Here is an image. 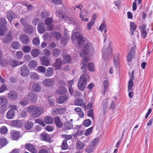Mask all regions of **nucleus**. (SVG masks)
<instances>
[{"instance_id": "c756f323", "label": "nucleus", "mask_w": 153, "mask_h": 153, "mask_svg": "<svg viewBox=\"0 0 153 153\" xmlns=\"http://www.w3.org/2000/svg\"><path fill=\"white\" fill-rule=\"evenodd\" d=\"M62 63V61L60 59H56L55 63H54V66L56 69H59L61 67Z\"/></svg>"}, {"instance_id": "6e6d98bb", "label": "nucleus", "mask_w": 153, "mask_h": 153, "mask_svg": "<svg viewBox=\"0 0 153 153\" xmlns=\"http://www.w3.org/2000/svg\"><path fill=\"white\" fill-rule=\"evenodd\" d=\"M94 147L91 145L88 146L85 149L86 152L88 153L92 152L94 150Z\"/></svg>"}, {"instance_id": "20e7f679", "label": "nucleus", "mask_w": 153, "mask_h": 153, "mask_svg": "<svg viewBox=\"0 0 153 153\" xmlns=\"http://www.w3.org/2000/svg\"><path fill=\"white\" fill-rule=\"evenodd\" d=\"M102 58L105 60L111 57L112 56V50L111 48L109 47L106 49L105 47L102 48Z\"/></svg>"}, {"instance_id": "bb28decb", "label": "nucleus", "mask_w": 153, "mask_h": 153, "mask_svg": "<svg viewBox=\"0 0 153 153\" xmlns=\"http://www.w3.org/2000/svg\"><path fill=\"white\" fill-rule=\"evenodd\" d=\"M38 31L39 33H43L44 32L45 27L43 23H39L38 25Z\"/></svg>"}, {"instance_id": "7ed1b4c3", "label": "nucleus", "mask_w": 153, "mask_h": 153, "mask_svg": "<svg viewBox=\"0 0 153 153\" xmlns=\"http://www.w3.org/2000/svg\"><path fill=\"white\" fill-rule=\"evenodd\" d=\"M89 78L87 74H84L81 76L78 84V87L79 90L83 91L85 89Z\"/></svg>"}, {"instance_id": "58836bf2", "label": "nucleus", "mask_w": 153, "mask_h": 153, "mask_svg": "<svg viewBox=\"0 0 153 153\" xmlns=\"http://www.w3.org/2000/svg\"><path fill=\"white\" fill-rule=\"evenodd\" d=\"M56 16L60 18L63 19H65V17L63 15V12L62 9H60L59 10H57L56 12Z\"/></svg>"}, {"instance_id": "423d86ee", "label": "nucleus", "mask_w": 153, "mask_h": 153, "mask_svg": "<svg viewBox=\"0 0 153 153\" xmlns=\"http://www.w3.org/2000/svg\"><path fill=\"white\" fill-rule=\"evenodd\" d=\"M66 111L65 108H55L52 109V113L53 115H59L64 114Z\"/></svg>"}, {"instance_id": "f03ea898", "label": "nucleus", "mask_w": 153, "mask_h": 153, "mask_svg": "<svg viewBox=\"0 0 153 153\" xmlns=\"http://www.w3.org/2000/svg\"><path fill=\"white\" fill-rule=\"evenodd\" d=\"M27 111L29 113H32V117L36 118L39 117L44 112V108L36 105L28 106L27 108Z\"/></svg>"}, {"instance_id": "4468645a", "label": "nucleus", "mask_w": 153, "mask_h": 153, "mask_svg": "<svg viewBox=\"0 0 153 153\" xmlns=\"http://www.w3.org/2000/svg\"><path fill=\"white\" fill-rule=\"evenodd\" d=\"M25 148L32 153H36V150L34 146L29 143L25 145Z\"/></svg>"}, {"instance_id": "dca6fc26", "label": "nucleus", "mask_w": 153, "mask_h": 153, "mask_svg": "<svg viewBox=\"0 0 153 153\" xmlns=\"http://www.w3.org/2000/svg\"><path fill=\"white\" fill-rule=\"evenodd\" d=\"M42 65L45 66L49 65L50 63V61L48 58L45 56L41 57L40 58Z\"/></svg>"}, {"instance_id": "7c9ffc66", "label": "nucleus", "mask_w": 153, "mask_h": 153, "mask_svg": "<svg viewBox=\"0 0 153 153\" xmlns=\"http://www.w3.org/2000/svg\"><path fill=\"white\" fill-rule=\"evenodd\" d=\"M24 30L26 33L30 34L33 31V28L31 25H28L25 27Z\"/></svg>"}, {"instance_id": "c03bdc74", "label": "nucleus", "mask_w": 153, "mask_h": 153, "mask_svg": "<svg viewBox=\"0 0 153 153\" xmlns=\"http://www.w3.org/2000/svg\"><path fill=\"white\" fill-rule=\"evenodd\" d=\"M39 51L37 49H33L31 52V54L33 57H37L40 54Z\"/></svg>"}, {"instance_id": "9b49d317", "label": "nucleus", "mask_w": 153, "mask_h": 153, "mask_svg": "<svg viewBox=\"0 0 153 153\" xmlns=\"http://www.w3.org/2000/svg\"><path fill=\"white\" fill-rule=\"evenodd\" d=\"M7 17L11 23L12 20L17 17L15 14L11 10L7 11L6 13Z\"/></svg>"}, {"instance_id": "a19ab883", "label": "nucleus", "mask_w": 153, "mask_h": 153, "mask_svg": "<svg viewBox=\"0 0 153 153\" xmlns=\"http://www.w3.org/2000/svg\"><path fill=\"white\" fill-rule=\"evenodd\" d=\"M67 91V89L64 86H60L57 91L58 94H62L65 93Z\"/></svg>"}, {"instance_id": "aec40b11", "label": "nucleus", "mask_w": 153, "mask_h": 153, "mask_svg": "<svg viewBox=\"0 0 153 153\" xmlns=\"http://www.w3.org/2000/svg\"><path fill=\"white\" fill-rule=\"evenodd\" d=\"M88 16V13L85 11H83L82 12H81L79 14L80 17L81 18L82 21L88 22V19L87 17Z\"/></svg>"}, {"instance_id": "2f4dec72", "label": "nucleus", "mask_w": 153, "mask_h": 153, "mask_svg": "<svg viewBox=\"0 0 153 153\" xmlns=\"http://www.w3.org/2000/svg\"><path fill=\"white\" fill-rule=\"evenodd\" d=\"M53 69L51 67L48 68L46 70V72H45V75L46 77H50L53 74Z\"/></svg>"}, {"instance_id": "8fccbe9b", "label": "nucleus", "mask_w": 153, "mask_h": 153, "mask_svg": "<svg viewBox=\"0 0 153 153\" xmlns=\"http://www.w3.org/2000/svg\"><path fill=\"white\" fill-rule=\"evenodd\" d=\"M99 29L100 30L101 32H102L104 30V33L106 34L107 30V27H106V24L104 23H102L100 25Z\"/></svg>"}, {"instance_id": "39448f33", "label": "nucleus", "mask_w": 153, "mask_h": 153, "mask_svg": "<svg viewBox=\"0 0 153 153\" xmlns=\"http://www.w3.org/2000/svg\"><path fill=\"white\" fill-rule=\"evenodd\" d=\"M19 73L22 76L26 77L30 74V71L26 65H23L20 68Z\"/></svg>"}, {"instance_id": "a878e982", "label": "nucleus", "mask_w": 153, "mask_h": 153, "mask_svg": "<svg viewBox=\"0 0 153 153\" xmlns=\"http://www.w3.org/2000/svg\"><path fill=\"white\" fill-rule=\"evenodd\" d=\"M109 99H107L104 100L102 103V107L104 113H105L107 110V106L110 101Z\"/></svg>"}, {"instance_id": "37998d69", "label": "nucleus", "mask_w": 153, "mask_h": 153, "mask_svg": "<svg viewBox=\"0 0 153 153\" xmlns=\"http://www.w3.org/2000/svg\"><path fill=\"white\" fill-rule=\"evenodd\" d=\"M21 46L20 44L18 42H14L11 44V46L13 49L15 50H17L19 49Z\"/></svg>"}, {"instance_id": "f704fd0d", "label": "nucleus", "mask_w": 153, "mask_h": 153, "mask_svg": "<svg viewBox=\"0 0 153 153\" xmlns=\"http://www.w3.org/2000/svg\"><path fill=\"white\" fill-rule=\"evenodd\" d=\"M51 37H54L57 39H59L61 38L62 35L59 32L56 31L51 33Z\"/></svg>"}, {"instance_id": "79ce46f5", "label": "nucleus", "mask_w": 153, "mask_h": 153, "mask_svg": "<svg viewBox=\"0 0 153 153\" xmlns=\"http://www.w3.org/2000/svg\"><path fill=\"white\" fill-rule=\"evenodd\" d=\"M30 77L33 80H37L39 79V75L36 72H32L30 74Z\"/></svg>"}, {"instance_id": "864d4df0", "label": "nucleus", "mask_w": 153, "mask_h": 153, "mask_svg": "<svg viewBox=\"0 0 153 153\" xmlns=\"http://www.w3.org/2000/svg\"><path fill=\"white\" fill-rule=\"evenodd\" d=\"M8 143L7 140L5 138H0V145L2 147L6 145Z\"/></svg>"}, {"instance_id": "e433bc0d", "label": "nucleus", "mask_w": 153, "mask_h": 153, "mask_svg": "<svg viewBox=\"0 0 153 153\" xmlns=\"http://www.w3.org/2000/svg\"><path fill=\"white\" fill-rule=\"evenodd\" d=\"M49 16L48 12L46 10H43L41 12L40 16L42 19H45L48 18Z\"/></svg>"}, {"instance_id": "603ef678", "label": "nucleus", "mask_w": 153, "mask_h": 153, "mask_svg": "<svg viewBox=\"0 0 153 153\" xmlns=\"http://www.w3.org/2000/svg\"><path fill=\"white\" fill-rule=\"evenodd\" d=\"M60 51L57 48L53 49L52 51L53 56L55 57L58 56L60 55Z\"/></svg>"}, {"instance_id": "c85d7f7f", "label": "nucleus", "mask_w": 153, "mask_h": 153, "mask_svg": "<svg viewBox=\"0 0 153 153\" xmlns=\"http://www.w3.org/2000/svg\"><path fill=\"white\" fill-rule=\"evenodd\" d=\"M109 85V82L108 80H105L102 82L103 91L102 94L103 95L105 94V93L107 90Z\"/></svg>"}, {"instance_id": "6ab92c4d", "label": "nucleus", "mask_w": 153, "mask_h": 153, "mask_svg": "<svg viewBox=\"0 0 153 153\" xmlns=\"http://www.w3.org/2000/svg\"><path fill=\"white\" fill-rule=\"evenodd\" d=\"M40 138L41 140L47 141H49L50 140L49 135L45 132L42 133L40 135Z\"/></svg>"}, {"instance_id": "a18cd8bd", "label": "nucleus", "mask_w": 153, "mask_h": 153, "mask_svg": "<svg viewBox=\"0 0 153 153\" xmlns=\"http://www.w3.org/2000/svg\"><path fill=\"white\" fill-rule=\"evenodd\" d=\"M33 126V123L31 121H28L25 123V126L27 130H30Z\"/></svg>"}, {"instance_id": "ea45409f", "label": "nucleus", "mask_w": 153, "mask_h": 153, "mask_svg": "<svg viewBox=\"0 0 153 153\" xmlns=\"http://www.w3.org/2000/svg\"><path fill=\"white\" fill-rule=\"evenodd\" d=\"M63 19L65 20H66L67 23L69 24L75 25L76 24V21L72 18H69L68 17H65V19Z\"/></svg>"}, {"instance_id": "49530a36", "label": "nucleus", "mask_w": 153, "mask_h": 153, "mask_svg": "<svg viewBox=\"0 0 153 153\" xmlns=\"http://www.w3.org/2000/svg\"><path fill=\"white\" fill-rule=\"evenodd\" d=\"M45 121L47 124H51L53 123V120L50 116H46L44 119Z\"/></svg>"}, {"instance_id": "b1692460", "label": "nucleus", "mask_w": 153, "mask_h": 153, "mask_svg": "<svg viewBox=\"0 0 153 153\" xmlns=\"http://www.w3.org/2000/svg\"><path fill=\"white\" fill-rule=\"evenodd\" d=\"M69 39V36L68 34H64V37L61 40V43L62 45H66Z\"/></svg>"}, {"instance_id": "69168bd1", "label": "nucleus", "mask_w": 153, "mask_h": 153, "mask_svg": "<svg viewBox=\"0 0 153 153\" xmlns=\"http://www.w3.org/2000/svg\"><path fill=\"white\" fill-rule=\"evenodd\" d=\"M23 51L25 53L29 52L31 50L30 47L27 45H26L24 46L22 48Z\"/></svg>"}, {"instance_id": "f8f14e48", "label": "nucleus", "mask_w": 153, "mask_h": 153, "mask_svg": "<svg viewBox=\"0 0 153 153\" xmlns=\"http://www.w3.org/2000/svg\"><path fill=\"white\" fill-rule=\"evenodd\" d=\"M135 47H132L129 52L127 56V60L128 62H131L134 56Z\"/></svg>"}, {"instance_id": "4be33fe9", "label": "nucleus", "mask_w": 153, "mask_h": 153, "mask_svg": "<svg viewBox=\"0 0 153 153\" xmlns=\"http://www.w3.org/2000/svg\"><path fill=\"white\" fill-rule=\"evenodd\" d=\"M10 65L13 67H15L22 64L23 62L17 61L15 59H11L9 62Z\"/></svg>"}, {"instance_id": "bf43d9fd", "label": "nucleus", "mask_w": 153, "mask_h": 153, "mask_svg": "<svg viewBox=\"0 0 153 153\" xmlns=\"http://www.w3.org/2000/svg\"><path fill=\"white\" fill-rule=\"evenodd\" d=\"M53 22V19L52 17H49L45 21V24L47 25H50Z\"/></svg>"}, {"instance_id": "473e14b6", "label": "nucleus", "mask_w": 153, "mask_h": 153, "mask_svg": "<svg viewBox=\"0 0 153 153\" xmlns=\"http://www.w3.org/2000/svg\"><path fill=\"white\" fill-rule=\"evenodd\" d=\"M33 90L36 92H39L41 89L40 85L38 83H35L32 85Z\"/></svg>"}, {"instance_id": "2eb2a0df", "label": "nucleus", "mask_w": 153, "mask_h": 153, "mask_svg": "<svg viewBox=\"0 0 153 153\" xmlns=\"http://www.w3.org/2000/svg\"><path fill=\"white\" fill-rule=\"evenodd\" d=\"M21 42L24 45H27L29 42V39L27 35L25 34L21 35L20 38Z\"/></svg>"}, {"instance_id": "4c0bfd02", "label": "nucleus", "mask_w": 153, "mask_h": 153, "mask_svg": "<svg viewBox=\"0 0 153 153\" xmlns=\"http://www.w3.org/2000/svg\"><path fill=\"white\" fill-rule=\"evenodd\" d=\"M130 30L132 35H134V31L137 29V27L134 22H131L130 24Z\"/></svg>"}, {"instance_id": "5fc2aeb1", "label": "nucleus", "mask_w": 153, "mask_h": 153, "mask_svg": "<svg viewBox=\"0 0 153 153\" xmlns=\"http://www.w3.org/2000/svg\"><path fill=\"white\" fill-rule=\"evenodd\" d=\"M23 56V53L21 51H18L15 53V56L18 59H21L22 57Z\"/></svg>"}, {"instance_id": "3c124183", "label": "nucleus", "mask_w": 153, "mask_h": 153, "mask_svg": "<svg viewBox=\"0 0 153 153\" xmlns=\"http://www.w3.org/2000/svg\"><path fill=\"white\" fill-rule=\"evenodd\" d=\"M76 145L77 148L79 150L82 149L85 147L84 143L80 141H78L76 143Z\"/></svg>"}, {"instance_id": "338daca9", "label": "nucleus", "mask_w": 153, "mask_h": 153, "mask_svg": "<svg viewBox=\"0 0 153 153\" xmlns=\"http://www.w3.org/2000/svg\"><path fill=\"white\" fill-rule=\"evenodd\" d=\"M133 85V81L129 80L128 83V91L132 90V87Z\"/></svg>"}, {"instance_id": "c9c22d12", "label": "nucleus", "mask_w": 153, "mask_h": 153, "mask_svg": "<svg viewBox=\"0 0 153 153\" xmlns=\"http://www.w3.org/2000/svg\"><path fill=\"white\" fill-rule=\"evenodd\" d=\"M55 123L56 126L59 128H61L62 126V123L58 117H56L54 119Z\"/></svg>"}, {"instance_id": "cd10ccee", "label": "nucleus", "mask_w": 153, "mask_h": 153, "mask_svg": "<svg viewBox=\"0 0 153 153\" xmlns=\"http://www.w3.org/2000/svg\"><path fill=\"white\" fill-rule=\"evenodd\" d=\"M114 61L115 67L118 68L120 64L119 54L118 53H117L115 55L114 57Z\"/></svg>"}, {"instance_id": "5701e85b", "label": "nucleus", "mask_w": 153, "mask_h": 153, "mask_svg": "<svg viewBox=\"0 0 153 153\" xmlns=\"http://www.w3.org/2000/svg\"><path fill=\"white\" fill-rule=\"evenodd\" d=\"M74 103L76 105L83 106L85 109V110H86V106L85 104L84 101L83 99H78L74 102Z\"/></svg>"}, {"instance_id": "72a5a7b5", "label": "nucleus", "mask_w": 153, "mask_h": 153, "mask_svg": "<svg viewBox=\"0 0 153 153\" xmlns=\"http://www.w3.org/2000/svg\"><path fill=\"white\" fill-rule=\"evenodd\" d=\"M14 114V111L12 109H10L7 112V116L8 119H11L13 118Z\"/></svg>"}, {"instance_id": "393cba45", "label": "nucleus", "mask_w": 153, "mask_h": 153, "mask_svg": "<svg viewBox=\"0 0 153 153\" xmlns=\"http://www.w3.org/2000/svg\"><path fill=\"white\" fill-rule=\"evenodd\" d=\"M8 103L7 99L5 96H0V105H6Z\"/></svg>"}, {"instance_id": "9d476101", "label": "nucleus", "mask_w": 153, "mask_h": 153, "mask_svg": "<svg viewBox=\"0 0 153 153\" xmlns=\"http://www.w3.org/2000/svg\"><path fill=\"white\" fill-rule=\"evenodd\" d=\"M18 94L16 91H11L7 94L8 98L11 100H16L18 98Z\"/></svg>"}, {"instance_id": "412c9836", "label": "nucleus", "mask_w": 153, "mask_h": 153, "mask_svg": "<svg viewBox=\"0 0 153 153\" xmlns=\"http://www.w3.org/2000/svg\"><path fill=\"white\" fill-rule=\"evenodd\" d=\"M11 125L15 127L20 128L23 125V123L19 120H16L12 121L11 122Z\"/></svg>"}, {"instance_id": "f3484780", "label": "nucleus", "mask_w": 153, "mask_h": 153, "mask_svg": "<svg viewBox=\"0 0 153 153\" xmlns=\"http://www.w3.org/2000/svg\"><path fill=\"white\" fill-rule=\"evenodd\" d=\"M68 98V96L67 95L60 96L57 99V102L59 104H62L65 102Z\"/></svg>"}, {"instance_id": "09e8293b", "label": "nucleus", "mask_w": 153, "mask_h": 153, "mask_svg": "<svg viewBox=\"0 0 153 153\" xmlns=\"http://www.w3.org/2000/svg\"><path fill=\"white\" fill-rule=\"evenodd\" d=\"M28 65L30 68H35L37 67V64L36 61L32 60L29 62Z\"/></svg>"}, {"instance_id": "052dcab7", "label": "nucleus", "mask_w": 153, "mask_h": 153, "mask_svg": "<svg viewBox=\"0 0 153 153\" xmlns=\"http://www.w3.org/2000/svg\"><path fill=\"white\" fill-rule=\"evenodd\" d=\"M84 126L85 127H88L91 124V122L90 120L88 119L85 120L83 122Z\"/></svg>"}, {"instance_id": "e2e57ef3", "label": "nucleus", "mask_w": 153, "mask_h": 153, "mask_svg": "<svg viewBox=\"0 0 153 153\" xmlns=\"http://www.w3.org/2000/svg\"><path fill=\"white\" fill-rule=\"evenodd\" d=\"M93 129V127H91L90 128L86 129L85 132L84 133V135L85 136H87L91 134L92 131Z\"/></svg>"}, {"instance_id": "774afa93", "label": "nucleus", "mask_w": 153, "mask_h": 153, "mask_svg": "<svg viewBox=\"0 0 153 153\" xmlns=\"http://www.w3.org/2000/svg\"><path fill=\"white\" fill-rule=\"evenodd\" d=\"M33 45L36 46L39 45L40 43L39 39L37 37L34 38L33 40Z\"/></svg>"}, {"instance_id": "6e6552de", "label": "nucleus", "mask_w": 153, "mask_h": 153, "mask_svg": "<svg viewBox=\"0 0 153 153\" xmlns=\"http://www.w3.org/2000/svg\"><path fill=\"white\" fill-rule=\"evenodd\" d=\"M27 98L30 101L34 102H36L38 99L37 95L33 92L29 93L27 95Z\"/></svg>"}, {"instance_id": "a211bd4d", "label": "nucleus", "mask_w": 153, "mask_h": 153, "mask_svg": "<svg viewBox=\"0 0 153 153\" xmlns=\"http://www.w3.org/2000/svg\"><path fill=\"white\" fill-rule=\"evenodd\" d=\"M11 138L13 140L18 139L20 137V133L19 131L12 130L10 133Z\"/></svg>"}, {"instance_id": "1a4fd4ad", "label": "nucleus", "mask_w": 153, "mask_h": 153, "mask_svg": "<svg viewBox=\"0 0 153 153\" xmlns=\"http://www.w3.org/2000/svg\"><path fill=\"white\" fill-rule=\"evenodd\" d=\"M146 25L143 24L141 25L140 28L141 36L143 38L145 39L148 30L146 29Z\"/></svg>"}, {"instance_id": "0eeeda50", "label": "nucleus", "mask_w": 153, "mask_h": 153, "mask_svg": "<svg viewBox=\"0 0 153 153\" xmlns=\"http://www.w3.org/2000/svg\"><path fill=\"white\" fill-rule=\"evenodd\" d=\"M42 84L46 87H51L54 85V82L52 78H46L43 81Z\"/></svg>"}, {"instance_id": "f257e3e1", "label": "nucleus", "mask_w": 153, "mask_h": 153, "mask_svg": "<svg viewBox=\"0 0 153 153\" xmlns=\"http://www.w3.org/2000/svg\"><path fill=\"white\" fill-rule=\"evenodd\" d=\"M72 40H77L78 45L80 47H84L82 51L79 53L81 57H84L81 63L86 66V63L89 61L88 55L92 54L94 49L92 44L90 43L86 39L83 38L82 34L79 32H74L71 38Z\"/></svg>"}, {"instance_id": "ddd939ff", "label": "nucleus", "mask_w": 153, "mask_h": 153, "mask_svg": "<svg viewBox=\"0 0 153 153\" xmlns=\"http://www.w3.org/2000/svg\"><path fill=\"white\" fill-rule=\"evenodd\" d=\"M13 39V37L11 34L9 33L3 37L2 40L4 43H9L12 41Z\"/></svg>"}, {"instance_id": "680f3d73", "label": "nucleus", "mask_w": 153, "mask_h": 153, "mask_svg": "<svg viewBox=\"0 0 153 153\" xmlns=\"http://www.w3.org/2000/svg\"><path fill=\"white\" fill-rule=\"evenodd\" d=\"M62 149L63 150H65L68 148V146L67 143V141L66 140H64L62 142L61 145Z\"/></svg>"}, {"instance_id": "4d7b16f0", "label": "nucleus", "mask_w": 153, "mask_h": 153, "mask_svg": "<svg viewBox=\"0 0 153 153\" xmlns=\"http://www.w3.org/2000/svg\"><path fill=\"white\" fill-rule=\"evenodd\" d=\"M71 59V57L69 55H67L63 56V62L65 63H69Z\"/></svg>"}, {"instance_id": "de8ad7c7", "label": "nucleus", "mask_w": 153, "mask_h": 153, "mask_svg": "<svg viewBox=\"0 0 153 153\" xmlns=\"http://www.w3.org/2000/svg\"><path fill=\"white\" fill-rule=\"evenodd\" d=\"M73 124L69 121L65 122L64 125V127L66 129H70L73 128Z\"/></svg>"}, {"instance_id": "0e129e2a", "label": "nucleus", "mask_w": 153, "mask_h": 153, "mask_svg": "<svg viewBox=\"0 0 153 153\" xmlns=\"http://www.w3.org/2000/svg\"><path fill=\"white\" fill-rule=\"evenodd\" d=\"M7 24L6 19L2 18H0V27L3 26Z\"/></svg>"}, {"instance_id": "13d9d810", "label": "nucleus", "mask_w": 153, "mask_h": 153, "mask_svg": "<svg viewBox=\"0 0 153 153\" xmlns=\"http://www.w3.org/2000/svg\"><path fill=\"white\" fill-rule=\"evenodd\" d=\"M2 52L0 50V66L2 67H5L6 66L5 62L2 59Z\"/></svg>"}]
</instances>
